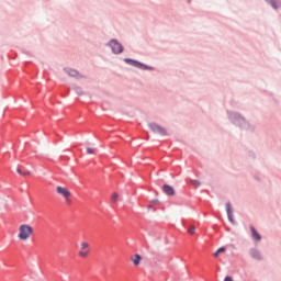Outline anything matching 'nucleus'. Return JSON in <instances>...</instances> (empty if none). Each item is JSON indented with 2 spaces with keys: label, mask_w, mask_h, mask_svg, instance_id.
Segmentation results:
<instances>
[{
  "label": "nucleus",
  "mask_w": 281,
  "mask_h": 281,
  "mask_svg": "<svg viewBox=\"0 0 281 281\" xmlns=\"http://www.w3.org/2000/svg\"><path fill=\"white\" fill-rule=\"evenodd\" d=\"M33 234H34V227L30 226V224H21L18 228L19 240H22V241L30 240Z\"/></svg>",
  "instance_id": "f257e3e1"
},
{
  "label": "nucleus",
  "mask_w": 281,
  "mask_h": 281,
  "mask_svg": "<svg viewBox=\"0 0 281 281\" xmlns=\"http://www.w3.org/2000/svg\"><path fill=\"white\" fill-rule=\"evenodd\" d=\"M91 255V245L88 241H81L79 245L78 257L89 258Z\"/></svg>",
  "instance_id": "f03ea898"
},
{
  "label": "nucleus",
  "mask_w": 281,
  "mask_h": 281,
  "mask_svg": "<svg viewBox=\"0 0 281 281\" xmlns=\"http://www.w3.org/2000/svg\"><path fill=\"white\" fill-rule=\"evenodd\" d=\"M57 194L65 199L66 205H71V191L67 187H57L56 188Z\"/></svg>",
  "instance_id": "7ed1b4c3"
},
{
  "label": "nucleus",
  "mask_w": 281,
  "mask_h": 281,
  "mask_svg": "<svg viewBox=\"0 0 281 281\" xmlns=\"http://www.w3.org/2000/svg\"><path fill=\"white\" fill-rule=\"evenodd\" d=\"M149 128L153 131V133H156L157 135H168V131L166 130V127H162L157 123H149Z\"/></svg>",
  "instance_id": "20e7f679"
},
{
  "label": "nucleus",
  "mask_w": 281,
  "mask_h": 281,
  "mask_svg": "<svg viewBox=\"0 0 281 281\" xmlns=\"http://www.w3.org/2000/svg\"><path fill=\"white\" fill-rule=\"evenodd\" d=\"M109 45L114 54H122L124 52V47L116 40H112Z\"/></svg>",
  "instance_id": "39448f33"
},
{
  "label": "nucleus",
  "mask_w": 281,
  "mask_h": 281,
  "mask_svg": "<svg viewBox=\"0 0 281 281\" xmlns=\"http://www.w3.org/2000/svg\"><path fill=\"white\" fill-rule=\"evenodd\" d=\"M65 71L67 75L70 76V78H82V75L78 72V70L72 69V68H65Z\"/></svg>",
  "instance_id": "423d86ee"
},
{
  "label": "nucleus",
  "mask_w": 281,
  "mask_h": 281,
  "mask_svg": "<svg viewBox=\"0 0 281 281\" xmlns=\"http://www.w3.org/2000/svg\"><path fill=\"white\" fill-rule=\"evenodd\" d=\"M130 260L133 262L134 267H139V265H142V257L139 254L131 256Z\"/></svg>",
  "instance_id": "0eeeda50"
},
{
  "label": "nucleus",
  "mask_w": 281,
  "mask_h": 281,
  "mask_svg": "<svg viewBox=\"0 0 281 281\" xmlns=\"http://www.w3.org/2000/svg\"><path fill=\"white\" fill-rule=\"evenodd\" d=\"M162 190L165 194H167V196H175V188H172L171 186L165 184L162 187Z\"/></svg>",
  "instance_id": "6e6552de"
},
{
  "label": "nucleus",
  "mask_w": 281,
  "mask_h": 281,
  "mask_svg": "<svg viewBox=\"0 0 281 281\" xmlns=\"http://www.w3.org/2000/svg\"><path fill=\"white\" fill-rule=\"evenodd\" d=\"M226 212L231 223H234V213L232 212V203H226Z\"/></svg>",
  "instance_id": "1a4fd4ad"
},
{
  "label": "nucleus",
  "mask_w": 281,
  "mask_h": 281,
  "mask_svg": "<svg viewBox=\"0 0 281 281\" xmlns=\"http://www.w3.org/2000/svg\"><path fill=\"white\" fill-rule=\"evenodd\" d=\"M250 232H251V237L254 238V240H257V241L262 240V237L260 236V234H258V232L256 231V228L254 226H250Z\"/></svg>",
  "instance_id": "9d476101"
},
{
  "label": "nucleus",
  "mask_w": 281,
  "mask_h": 281,
  "mask_svg": "<svg viewBox=\"0 0 281 281\" xmlns=\"http://www.w3.org/2000/svg\"><path fill=\"white\" fill-rule=\"evenodd\" d=\"M267 3H270V5H272V8L278 9L280 8V0H266Z\"/></svg>",
  "instance_id": "9b49d317"
},
{
  "label": "nucleus",
  "mask_w": 281,
  "mask_h": 281,
  "mask_svg": "<svg viewBox=\"0 0 281 281\" xmlns=\"http://www.w3.org/2000/svg\"><path fill=\"white\" fill-rule=\"evenodd\" d=\"M125 63H132L134 65V67H146L143 64H140L139 61H135L133 59H125Z\"/></svg>",
  "instance_id": "f8f14e48"
},
{
  "label": "nucleus",
  "mask_w": 281,
  "mask_h": 281,
  "mask_svg": "<svg viewBox=\"0 0 281 281\" xmlns=\"http://www.w3.org/2000/svg\"><path fill=\"white\" fill-rule=\"evenodd\" d=\"M117 199H120V194H117V192L112 193L111 195L112 203H117Z\"/></svg>",
  "instance_id": "ddd939ff"
},
{
  "label": "nucleus",
  "mask_w": 281,
  "mask_h": 281,
  "mask_svg": "<svg viewBox=\"0 0 281 281\" xmlns=\"http://www.w3.org/2000/svg\"><path fill=\"white\" fill-rule=\"evenodd\" d=\"M188 234H191V236L196 234V227L190 226L189 229H188Z\"/></svg>",
  "instance_id": "4468645a"
},
{
  "label": "nucleus",
  "mask_w": 281,
  "mask_h": 281,
  "mask_svg": "<svg viewBox=\"0 0 281 281\" xmlns=\"http://www.w3.org/2000/svg\"><path fill=\"white\" fill-rule=\"evenodd\" d=\"M252 258H256L257 260H260V252L252 250L251 252Z\"/></svg>",
  "instance_id": "2eb2a0df"
},
{
  "label": "nucleus",
  "mask_w": 281,
  "mask_h": 281,
  "mask_svg": "<svg viewBox=\"0 0 281 281\" xmlns=\"http://www.w3.org/2000/svg\"><path fill=\"white\" fill-rule=\"evenodd\" d=\"M75 91L78 95H82V88L80 87H75Z\"/></svg>",
  "instance_id": "dca6fc26"
},
{
  "label": "nucleus",
  "mask_w": 281,
  "mask_h": 281,
  "mask_svg": "<svg viewBox=\"0 0 281 281\" xmlns=\"http://www.w3.org/2000/svg\"><path fill=\"white\" fill-rule=\"evenodd\" d=\"M87 153H88V155H94L95 154V149H93L91 147H88L87 148Z\"/></svg>",
  "instance_id": "f3484780"
},
{
  "label": "nucleus",
  "mask_w": 281,
  "mask_h": 281,
  "mask_svg": "<svg viewBox=\"0 0 281 281\" xmlns=\"http://www.w3.org/2000/svg\"><path fill=\"white\" fill-rule=\"evenodd\" d=\"M23 177H30L31 172L30 171H25V172H22Z\"/></svg>",
  "instance_id": "a211bd4d"
},
{
  "label": "nucleus",
  "mask_w": 281,
  "mask_h": 281,
  "mask_svg": "<svg viewBox=\"0 0 281 281\" xmlns=\"http://www.w3.org/2000/svg\"><path fill=\"white\" fill-rule=\"evenodd\" d=\"M224 251H225V248H220V249H217V254H224Z\"/></svg>",
  "instance_id": "6ab92c4d"
},
{
  "label": "nucleus",
  "mask_w": 281,
  "mask_h": 281,
  "mask_svg": "<svg viewBox=\"0 0 281 281\" xmlns=\"http://www.w3.org/2000/svg\"><path fill=\"white\" fill-rule=\"evenodd\" d=\"M192 183H193V186H201V182H199L196 180H193Z\"/></svg>",
  "instance_id": "aec40b11"
},
{
  "label": "nucleus",
  "mask_w": 281,
  "mask_h": 281,
  "mask_svg": "<svg viewBox=\"0 0 281 281\" xmlns=\"http://www.w3.org/2000/svg\"><path fill=\"white\" fill-rule=\"evenodd\" d=\"M218 254H221V252H218V250H216V252L213 255L215 258H218Z\"/></svg>",
  "instance_id": "412c9836"
},
{
  "label": "nucleus",
  "mask_w": 281,
  "mask_h": 281,
  "mask_svg": "<svg viewBox=\"0 0 281 281\" xmlns=\"http://www.w3.org/2000/svg\"><path fill=\"white\" fill-rule=\"evenodd\" d=\"M18 175H23V172L21 171V169H16Z\"/></svg>",
  "instance_id": "4be33fe9"
},
{
  "label": "nucleus",
  "mask_w": 281,
  "mask_h": 281,
  "mask_svg": "<svg viewBox=\"0 0 281 281\" xmlns=\"http://www.w3.org/2000/svg\"><path fill=\"white\" fill-rule=\"evenodd\" d=\"M151 202L155 204H159V200H153Z\"/></svg>",
  "instance_id": "5701e85b"
}]
</instances>
